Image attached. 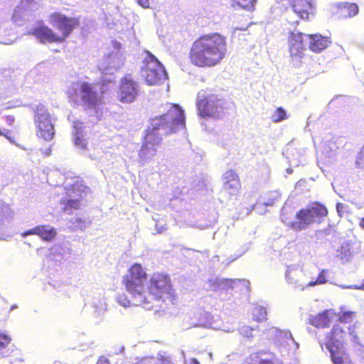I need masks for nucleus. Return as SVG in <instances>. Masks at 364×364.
<instances>
[{
	"label": "nucleus",
	"mask_w": 364,
	"mask_h": 364,
	"mask_svg": "<svg viewBox=\"0 0 364 364\" xmlns=\"http://www.w3.org/2000/svg\"><path fill=\"white\" fill-rule=\"evenodd\" d=\"M124 283L136 306L151 309L154 301H168L173 304L175 300L169 277L163 274L155 273L148 282L147 274L139 264L131 267L128 274L124 277Z\"/></svg>",
	"instance_id": "nucleus-1"
},
{
	"label": "nucleus",
	"mask_w": 364,
	"mask_h": 364,
	"mask_svg": "<svg viewBox=\"0 0 364 364\" xmlns=\"http://www.w3.org/2000/svg\"><path fill=\"white\" fill-rule=\"evenodd\" d=\"M165 114L155 117L151 121L149 130L139 151V163L144 166L156 155L162 136L178 132L185 128L184 111L177 104L166 105Z\"/></svg>",
	"instance_id": "nucleus-2"
},
{
	"label": "nucleus",
	"mask_w": 364,
	"mask_h": 364,
	"mask_svg": "<svg viewBox=\"0 0 364 364\" xmlns=\"http://www.w3.org/2000/svg\"><path fill=\"white\" fill-rule=\"evenodd\" d=\"M353 312H343L339 317V322L333 325L320 346L323 350L324 347L330 353L333 364H350V359L343 350V343L348 339L354 344H360L354 325L348 326L352 321Z\"/></svg>",
	"instance_id": "nucleus-3"
},
{
	"label": "nucleus",
	"mask_w": 364,
	"mask_h": 364,
	"mask_svg": "<svg viewBox=\"0 0 364 364\" xmlns=\"http://www.w3.org/2000/svg\"><path fill=\"white\" fill-rule=\"evenodd\" d=\"M225 38L213 33L201 36L193 43L190 52L193 64L198 67H212L219 64L225 57Z\"/></svg>",
	"instance_id": "nucleus-4"
},
{
	"label": "nucleus",
	"mask_w": 364,
	"mask_h": 364,
	"mask_svg": "<svg viewBox=\"0 0 364 364\" xmlns=\"http://www.w3.org/2000/svg\"><path fill=\"white\" fill-rule=\"evenodd\" d=\"M53 25L63 34V37L55 35L51 29L43 25L36 26L33 31V35L41 42H61L67 38L78 24V20L67 17L61 14H54L50 16Z\"/></svg>",
	"instance_id": "nucleus-5"
},
{
	"label": "nucleus",
	"mask_w": 364,
	"mask_h": 364,
	"mask_svg": "<svg viewBox=\"0 0 364 364\" xmlns=\"http://www.w3.org/2000/svg\"><path fill=\"white\" fill-rule=\"evenodd\" d=\"M329 43L328 38L320 34L309 35L292 32L289 38V52L292 57L301 58L303 50L306 47L314 52L319 53Z\"/></svg>",
	"instance_id": "nucleus-6"
},
{
	"label": "nucleus",
	"mask_w": 364,
	"mask_h": 364,
	"mask_svg": "<svg viewBox=\"0 0 364 364\" xmlns=\"http://www.w3.org/2000/svg\"><path fill=\"white\" fill-rule=\"evenodd\" d=\"M285 211L286 208L284 207L282 209V221L296 231L304 230L314 223H319L321 219L328 214L327 208L324 205L314 203L310 207L300 210L296 215V220L289 222L285 218Z\"/></svg>",
	"instance_id": "nucleus-7"
},
{
	"label": "nucleus",
	"mask_w": 364,
	"mask_h": 364,
	"mask_svg": "<svg viewBox=\"0 0 364 364\" xmlns=\"http://www.w3.org/2000/svg\"><path fill=\"white\" fill-rule=\"evenodd\" d=\"M225 100L223 97L213 93L199 92L197 108L201 117L220 118L224 114Z\"/></svg>",
	"instance_id": "nucleus-8"
},
{
	"label": "nucleus",
	"mask_w": 364,
	"mask_h": 364,
	"mask_svg": "<svg viewBox=\"0 0 364 364\" xmlns=\"http://www.w3.org/2000/svg\"><path fill=\"white\" fill-rule=\"evenodd\" d=\"M143 60L141 76L149 85H160L167 79V73L164 65L150 52L146 51Z\"/></svg>",
	"instance_id": "nucleus-9"
},
{
	"label": "nucleus",
	"mask_w": 364,
	"mask_h": 364,
	"mask_svg": "<svg viewBox=\"0 0 364 364\" xmlns=\"http://www.w3.org/2000/svg\"><path fill=\"white\" fill-rule=\"evenodd\" d=\"M68 97L74 102H82L89 107L95 106L100 100V96L95 87L88 82H73L67 91Z\"/></svg>",
	"instance_id": "nucleus-10"
},
{
	"label": "nucleus",
	"mask_w": 364,
	"mask_h": 364,
	"mask_svg": "<svg viewBox=\"0 0 364 364\" xmlns=\"http://www.w3.org/2000/svg\"><path fill=\"white\" fill-rule=\"evenodd\" d=\"M34 122L38 137L46 141H50L53 138L55 135L54 125L51 122L50 113L42 104L36 107Z\"/></svg>",
	"instance_id": "nucleus-11"
},
{
	"label": "nucleus",
	"mask_w": 364,
	"mask_h": 364,
	"mask_svg": "<svg viewBox=\"0 0 364 364\" xmlns=\"http://www.w3.org/2000/svg\"><path fill=\"white\" fill-rule=\"evenodd\" d=\"M66 196L62 198V209L68 214L80 207V200L83 197L86 187L77 180L73 183L65 182Z\"/></svg>",
	"instance_id": "nucleus-12"
},
{
	"label": "nucleus",
	"mask_w": 364,
	"mask_h": 364,
	"mask_svg": "<svg viewBox=\"0 0 364 364\" xmlns=\"http://www.w3.org/2000/svg\"><path fill=\"white\" fill-rule=\"evenodd\" d=\"M267 333L270 337L274 338L282 357L288 355L292 345H295L296 348L299 346L289 331H283L275 327H272L268 330Z\"/></svg>",
	"instance_id": "nucleus-13"
},
{
	"label": "nucleus",
	"mask_w": 364,
	"mask_h": 364,
	"mask_svg": "<svg viewBox=\"0 0 364 364\" xmlns=\"http://www.w3.org/2000/svg\"><path fill=\"white\" fill-rule=\"evenodd\" d=\"M140 87L137 82L129 77L122 79L119 99L123 103H131L134 102L139 95Z\"/></svg>",
	"instance_id": "nucleus-14"
},
{
	"label": "nucleus",
	"mask_w": 364,
	"mask_h": 364,
	"mask_svg": "<svg viewBox=\"0 0 364 364\" xmlns=\"http://www.w3.org/2000/svg\"><path fill=\"white\" fill-rule=\"evenodd\" d=\"M123 64L124 58L122 53L117 50L104 57L99 65V69L103 74L112 75L115 71L119 70Z\"/></svg>",
	"instance_id": "nucleus-15"
},
{
	"label": "nucleus",
	"mask_w": 364,
	"mask_h": 364,
	"mask_svg": "<svg viewBox=\"0 0 364 364\" xmlns=\"http://www.w3.org/2000/svg\"><path fill=\"white\" fill-rule=\"evenodd\" d=\"M303 270L296 265L287 267L285 272L286 282L294 287L295 289L304 291L308 287L306 281L304 279Z\"/></svg>",
	"instance_id": "nucleus-16"
},
{
	"label": "nucleus",
	"mask_w": 364,
	"mask_h": 364,
	"mask_svg": "<svg viewBox=\"0 0 364 364\" xmlns=\"http://www.w3.org/2000/svg\"><path fill=\"white\" fill-rule=\"evenodd\" d=\"M240 284H242L244 286H247L249 284V282L245 279H224V278H218V277H213L208 279L207 284L208 287L212 291H218V290H226L232 289L235 287L239 285Z\"/></svg>",
	"instance_id": "nucleus-17"
},
{
	"label": "nucleus",
	"mask_w": 364,
	"mask_h": 364,
	"mask_svg": "<svg viewBox=\"0 0 364 364\" xmlns=\"http://www.w3.org/2000/svg\"><path fill=\"white\" fill-rule=\"evenodd\" d=\"M293 11L301 19H307L314 10V0H289Z\"/></svg>",
	"instance_id": "nucleus-18"
},
{
	"label": "nucleus",
	"mask_w": 364,
	"mask_h": 364,
	"mask_svg": "<svg viewBox=\"0 0 364 364\" xmlns=\"http://www.w3.org/2000/svg\"><path fill=\"white\" fill-rule=\"evenodd\" d=\"M36 235L46 242L52 241L57 235L55 228L50 225H38L23 233V236Z\"/></svg>",
	"instance_id": "nucleus-19"
},
{
	"label": "nucleus",
	"mask_w": 364,
	"mask_h": 364,
	"mask_svg": "<svg viewBox=\"0 0 364 364\" xmlns=\"http://www.w3.org/2000/svg\"><path fill=\"white\" fill-rule=\"evenodd\" d=\"M71 248L68 243H57L49 249L48 257L56 262L68 259L71 255Z\"/></svg>",
	"instance_id": "nucleus-20"
},
{
	"label": "nucleus",
	"mask_w": 364,
	"mask_h": 364,
	"mask_svg": "<svg viewBox=\"0 0 364 364\" xmlns=\"http://www.w3.org/2000/svg\"><path fill=\"white\" fill-rule=\"evenodd\" d=\"M330 311H325L316 316L311 315L309 317V322L317 328H323L328 326L330 322Z\"/></svg>",
	"instance_id": "nucleus-21"
},
{
	"label": "nucleus",
	"mask_w": 364,
	"mask_h": 364,
	"mask_svg": "<svg viewBox=\"0 0 364 364\" xmlns=\"http://www.w3.org/2000/svg\"><path fill=\"white\" fill-rule=\"evenodd\" d=\"M93 316L97 322H100L107 310V304L105 298L95 299L93 301Z\"/></svg>",
	"instance_id": "nucleus-22"
},
{
	"label": "nucleus",
	"mask_w": 364,
	"mask_h": 364,
	"mask_svg": "<svg viewBox=\"0 0 364 364\" xmlns=\"http://www.w3.org/2000/svg\"><path fill=\"white\" fill-rule=\"evenodd\" d=\"M82 122L80 121L74 122L73 123V137L75 146L81 150L86 149L87 143L82 139Z\"/></svg>",
	"instance_id": "nucleus-23"
},
{
	"label": "nucleus",
	"mask_w": 364,
	"mask_h": 364,
	"mask_svg": "<svg viewBox=\"0 0 364 364\" xmlns=\"http://www.w3.org/2000/svg\"><path fill=\"white\" fill-rule=\"evenodd\" d=\"M257 358L259 364H283L281 359L270 352L260 351L257 353Z\"/></svg>",
	"instance_id": "nucleus-24"
},
{
	"label": "nucleus",
	"mask_w": 364,
	"mask_h": 364,
	"mask_svg": "<svg viewBox=\"0 0 364 364\" xmlns=\"http://www.w3.org/2000/svg\"><path fill=\"white\" fill-rule=\"evenodd\" d=\"M11 339L7 334L0 333V358L9 356L13 350L9 347Z\"/></svg>",
	"instance_id": "nucleus-25"
},
{
	"label": "nucleus",
	"mask_w": 364,
	"mask_h": 364,
	"mask_svg": "<svg viewBox=\"0 0 364 364\" xmlns=\"http://www.w3.org/2000/svg\"><path fill=\"white\" fill-rule=\"evenodd\" d=\"M136 364H174L169 356H164L160 355V357L156 360L154 358H146L141 360Z\"/></svg>",
	"instance_id": "nucleus-26"
},
{
	"label": "nucleus",
	"mask_w": 364,
	"mask_h": 364,
	"mask_svg": "<svg viewBox=\"0 0 364 364\" xmlns=\"http://www.w3.org/2000/svg\"><path fill=\"white\" fill-rule=\"evenodd\" d=\"M231 6L247 11H252L255 9L256 0H230Z\"/></svg>",
	"instance_id": "nucleus-27"
},
{
	"label": "nucleus",
	"mask_w": 364,
	"mask_h": 364,
	"mask_svg": "<svg viewBox=\"0 0 364 364\" xmlns=\"http://www.w3.org/2000/svg\"><path fill=\"white\" fill-rule=\"evenodd\" d=\"M291 147H288L287 149V153L288 155L287 158L289 159V163L291 166H298L300 164L303 163L304 160L302 159V154L300 151L297 150H290Z\"/></svg>",
	"instance_id": "nucleus-28"
},
{
	"label": "nucleus",
	"mask_w": 364,
	"mask_h": 364,
	"mask_svg": "<svg viewBox=\"0 0 364 364\" xmlns=\"http://www.w3.org/2000/svg\"><path fill=\"white\" fill-rule=\"evenodd\" d=\"M240 188V180L223 182V190L230 196L236 195Z\"/></svg>",
	"instance_id": "nucleus-29"
},
{
	"label": "nucleus",
	"mask_w": 364,
	"mask_h": 364,
	"mask_svg": "<svg viewBox=\"0 0 364 364\" xmlns=\"http://www.w3.org/2000/svg\"><path fill=\"white\" fill-rule=\"evenodd\" d=\"M336 257L343 261H348L351 257V251L348 243H343L336 251Z\"/></svg>",
	"instance_id": "nucleus-30"
},
{
	"label": "nucleus",
	"mask_w": 364,
	"mask_h": 364,
	"mask_svg": "<svg viewBox=\"0 0 364 364\" xmlns=\"http://www.w3.org/2000/svg\"><path fill=\"white\" fill-rule=\"evenodd\" d=\"M12 217V211L9 205L0 201V225Z\"/></svg>",
	"instance_id": "nucleus-31"
},
{
	"label": "nucleus",
	"mask_w": 364,
	"mask_h": 364,
	"mask_svg": "<svg viewBox=\"0 0 364 364\" xmlns=\"http://www.w3.org/2000/svg\"><path fill=\"white\" fill-rule=\"evenodd\" d=\"M31 0H22L18 6L14 10L13 14V18L15 21H17L18 18H21L23 14V10L26 11L27 9H30V6H28V4Z\"/></svg>",
	"instance_id": "nucleus-32"
},
{
	"label": "nucleus",
	"mask_w": 364,
	"mask_h": 364,
	"mask_svg": "<svg viewBox=\"0 0 364 364\" xmlns=\"http://www.w3.org/2000/svg\"><path fill=\"white\" fill-rule=\"evenodd\" d=\"M252 316L253 318L257 321H263L266 319L267 316V311L265 308L256 306L252 310Z\"/></svg>",
	"instance_id": "nucleus-33"
},
{
	"label": "nucleus",
	"mask_w": 364,
	"mask_h": 364,
	"mask_svg": "<svg viewBox=\"0 0 364 364\" xmlns=\"http://www.w3.org/2000/svg\"><path fill=\"white\" fill-rule=\"evenodd\" d=\"M287 118L286 111L282 108L278 107L272 114L271 119L274 122H279Z\"/></svg>",
	"instance_id": "nucleus-34"
},
{
	"label": "nucleus",
	"mask_w": 364,
	"mask_h": 364,
	"mask_svg": "<svg viewBox=\"0 0 364 364\" xmlns=\"http://www.w3.org/2000/svg\"><path fill=\"white\" fill-rule=\"evenodd\" d=\"M327 274L328 271L326 269H323L318 274L316 280L315 281H310L307 283L308 287H314L318 284H322L327 282Z\"/></svg>",
	"instance_id": "nucleus-35"
},
{
	"label": "nucleus",
	"mask_w": 364,
	"mask_h": 364,
	"mask_svg": "<svg viewBox=\"0 0 364 364\" xmlns=\"http://www.w3.org/2000/svg\"><path fill=\"white\" fill-rule=\"evenodd\" d=\"M116 301L119 305L124 308L129 306L132 303V301L129 299H128V298L124 294H117L116 296ZM132 304H134V303Z\"/></svg>",
	"instance_id": "nucleus-36"
},
{
	"label": "nucleus",
	"mask_w": 364,
	"mask_h": 364,
	"mask_svg": "<svg viewBox=\"0 0 364 364\" xmlns=\"http://www.w3.org/2000/svg\"><path fill=\"white\" fill-rule=\"evenodd\" d=\"M343 9L348 11V16L352 17L358 13V6L355 4H345Z\"/></svg>",
	"instance_id": "nucleus-37"
},
{
	"label": "nucleus",
	"mask_w": 364,
	"mask_h": 364,
	"mask_svg": "<svg viewBox=\"0 0 364 364\" xmlns=\"http://www.w3.org/2000/svg\"><path fill=\"white\" fill-rule=\"evenodd\" d=\"M239 180L237 175L232 170L226 171L223 175V182Z\"/></svg>",
	"instance_id": "nucleus-38"
},
{
	"label": "nucleus",
	"mask_w": 364,
	"mask_h": 364,
	"mask_svg": "<svg viewBox=\"0 0 364 364\" xmlns=\"http://www.w3.org/2000/svg\"><path fill=\"white\" fill-rule=\"evenodd\" d=\"M253 328L249 326H242L240 329V333L242 336L247 338H251L252 336Z\"/></svg>",
	"instance_id": "nucleus-39"
},
{
	"label": "nucleus",
	"mask_w": 364,
	"mask_h": 364,
	"mask_svg": "<svg viewBox=\"0 0 364 364\" xmlns=\"http://www.w3.org/2000/svg\"><path fill=\"white\" fill-rule=\"evenodd\" d=\"M347 208H348L347 205L343 203H337L336 210L340 217L343 216V213L346 211Z\"/></svg>",
	"instance_id": "nucleus-40"
},
{
	"label": "nucleus",
	"mask_w": 364,
	"mask_h": 364,
	"mask_svg": "<svg viewBox=\"0 0 364 364\" xmlns=\"http://www.w3.org/2000/svg\"><path fill=\"white\" fill-rule=\"evenodd\" d=\"M1 135H4L11 144H14L16 146L21 148V146L20 145H18V144H16L15 142L14 136L11 134V132L9 131H7L6 132H2V134ZM22 149H23V148L22 147Z\"/></svg>",
	"instance_id": "nucleus-41"
},
{
	"label": "nucleus",
	"mask_w": 364,
	"mask_h": 364,
	"mask_svg": "<svg viewBox=\"0 0 364 364\" xmlns=\"http://www.w3.org/2000/svg\"><path fill=\"white\" fill-rule=\"evenodd\" d=\"M363 161L364 160V146H363V148L361 149L360 151L358 153V161H357V164H359V161Z\"/></svg>",
	"instance_id": "nucleus-42"
},
{
	"label": "nucleus",
	"mask_w": 364,
	"mask_h": 364,
	"mask_svg": "<svg viewBox=\"0 0 364 364\" xmlns=\"http://www.w3.org/2000/svg\"><path fill=\"white\" fill-rule=\"evenodd\" d=\"M156 229L158 233L163 232L165 230H166V228L164 225H159V224H156Z\"/></svg>",
	"instance_id": "nucleus-43"
},
{
	"label": "nucleus",
	"mask_w": 364,
	"mask_h": 364,
	"mask_svg": "<svg viewBox=\"0 0 364 364\" xmlns=\"http://www.w3.org/2000/svg\"><path fill=\"white\" fill-rule=\"evenodd\" d=\"M97 364H109V360L105 357H100Z\"/></svg>",
	"instance_id": "nucleus-44"
},
{
	"label": "nucleus",
	"mask_w": 364,
	"mask_h": 364,
	"mask_svg": "<svg viewBox=\"0 0 364 364\" xmlns=\"http://www.w3.org/2000/svg\"><path fill=\"white\" fill-rule=\"evenodd\" d=\"M138 2L144 8L149 7V1L148 0H139Z\"/></svg>",
	"instance_id": "nucleus-45"
},
{
	"label": "nucleus",
	"mask_w": 364,
	"mask_h": 364,
	"mask_svg": "<svg viewBox=\"0 0 364 364\" xmlns=\"http://www.w3.org/2000/svg\"><path fill=\"white\" fill-rule=\"evenodd\" d=\"M6 123L9 124V125H12V124L14 123V117L13 116H8L6 117Z\"/></svg>",
	"instance_id": "nucleus-46"
},
{
	"label": "nucleus",
	"mask_w": 364,
	"mask_h": 364,
	"mask_svg": "<svg viewBox=\"0 0 364 364\" xmlns=\"http://www.w3.org/2000/svg\"><path fill=\"white\" fill-rule=\"evenodd\" d=\"M41 152L45 156H50V154H51V149L50 148H48V149H43V150L42 149Z\"/></svg>",
	"instance_id": "nucleus-47"
},
{
	"label": "nucleus",
	"mask_w": 364,
	"mask_h": 364,
	"mask_svg": "<svg viewBox=\"0 0 364 364\" xmlns=\"http://www.w3.org/2000/svg\"><path fill=\"white\" fill-rule=\"evenodd\" d=\"M206 326H207L208 328H213V329H218V328H220V327H219V326H218L215 325L213 323H208L206 325Z\"/></svg>",
	"instance_id": "nucleus-48"
},
{
	"label": "nucleus",
	"mask_w": 364,
	"mask_h": 364,
	"mask_svg": "<svg viewBox=\"0 0 364 364\" xmlns=\"http://www.w3.org/2000/svg\"><path fill=\"white\" fill-rule=\"evenodd\" d=\"M274 200H269V201H267V202H264V205L265 206H271V205H272L274 204Z\"/></svg>",
	"instance_id": "nucleus-49"
},
{
	"label": "nucleus",
	"mask_w": 364,
	"mask_h": 364,
	"mask_svg": "<svg viewBox=\"0 0 364 364\" xmlns=\"http://www.w3.org/2000/svg\"><path fill=\"white\" fill-rule=\"evenodd\" d=\"M89 224H90V223H86V222L85 221V222H83V224L80 225V228L82 230L85 229V228L89 225Z\"/></svg>",
	"instance_id": "nucleus-50"
},
{
	"label": "nucleus",
	"mask_w": 364,
	"mask_h": 364,
	"mask_svg": "<svg viewBox=\"0 0 364 364\" xmlns=\"http://www.w3.org/2000/svg\"><path fill=\"white\" fill-rule=\"evenodd\" d=\"M191 364H200V363L197 359L193 358Z\"/></svg>",
	"instance_id": "nucleus-51"
},
{
	"label": "nucleus",
	"mask_w": 364,
	"mask_h": 364,
	"mask_svg": "<svg viewBox=\"0 0 364 364\" xmlns=\"http://www.w3.org/2000/svg\"><path fill=\"white\" fill-rule=\"evenodd\" d=\"M360 225L361 228H364V218L363 219H361V220L360 222Z\"/></svg>",
	"instance_id": "nucleus-52"
},
{
	"label": "nucleus",
	"mask_w": 364,
	"mask_h": 364,
	"mask_svg": "<svg viewBox=\"0 0 364 364\" xmlns=\"http://www.w3.org/2000/svg\"><path fill=\"white\" fill-rule=\"evenodd\" d=\"M287 173L291 174V173H292L293 170H292V168H288L287 169Z\"/></svg>",
	"instance_id": "nucleus-53"
},
{
	"label": "nucleus",
	"mask_w": 364,
	"mask_h": 364,
	"mask_svg": "<svg viewBox=\"0 0 364 364\" xmlns=\"http://www.w3.org/2000/svg\"><path fill=\"white\" fill-rule=\"evenodd\" d=\"M360 198L362 199V200H364V191L362 192L360 194Z\"/></svg>",
	"instance_id": "nucleus-54"
},
{
	"label": "nucleus",
	"mask_w": 364,
	"mask_h": 364,
	"mask_svg": "<svg viewBox=\"0 0 364 364\" xmlns=\"http://www.w3.org/2000/svg\"><path fill=\"white\" fill-rule=\"evenodd\" d=\"M286 0H277V1L279 2V3H283ZM288 1H289V0H288Z\"/></svg>",
	"instance_id": "nucleus-55"
},
{
	"label": "nucleus",
	"mask_w": 364,
	"mask_h": 364,
	"mask_svg": "<svg viewBox=\"0 0 364 364\" xmlns=\"http://www.w3.org/2000/svg\"><path fill=\"white\" fill-rule=\"evenodd\" d=\"M273 195H274V197H276V196H277L278 193H276V192H274V193H273Z\"/></svg>",
	"instance_id": "nucleus-56"
},
{
	"label": "nucleus",
	"mask_w": 364,
	"mask_h": 364,
	"mask_svg": "<svg viewBox=\"0 0 364 364\" xmlns=\"http://www.w3.org/2000/svg\"><path fill=\"white\" fill-rule=\"evenodd\" d=\"M119 46V44L116 43V42H114V46Z\"/></svg>",
	"instance_id": "nucleus-57"
},
{
	"label": "nucleus",
	"mask_w": 364,
	"mask_h": 364,
	"mask_svg": "<svg viewBox=\"0 0 364 364\" xmlns=\"http://www.w3.org/2000/svg\"><path fill=\"white\" fill-rule=\"evenodd\" d=\"M236 259H237V257H234V258H232V259H231V262H232V261L235 260Z\"/></svg>",
	"instance_id": "nucleus-58"
},
{
	"label": "nucleus",
	"mask_w": 364,
	"mask_h": 364,
	"mask_svg": "<svg viewBox=\"0 0 364 364\" xmlns=\"http://www.w3.org/2000/svg\"><path fill=\"white\" fill-rule=\"evenodd\" d=\"M93 159H97V160H100V159L98 158H96V157H94Z\"/></svg>",
	"instance_id": "nucleus-59"
},
{
	"label": "nucleus",
	"mask_w": 364,
	"mask_h": 364,
	"mask_svg": "<svg viewBox=\"0 0 364 364\" xmlns=\"http://www.w3.org/2000/svg\"><path fill=\"white\" fill-rule=\"evenodd\" d=\"M224 331H227V332L230 331V330H225V329H224Z\"/></svg>",
	"instance_id": "nucleus-60"
},
{
	"label": "nucleus",
	"mask_w": 364,
	"mask_h": 364,
	"mask_svg": "<svg viewBox=\"0 0 364 364\" xmlns=\"http://www.w3.org/2000/svg\"><path fill=\"white\" fill-rule=\"evenodd\" d=\"M1 134H2V132L0 130V135H1Z\"/></svg>",
	"instance_id": "nucleus-61"
}]
</instances>
